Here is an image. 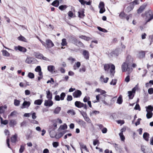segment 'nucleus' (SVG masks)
<instances>
[{
    "label": "nucleus",
    "instance_id": "nucleus-45",
    "mask_svg": "<svg viewBox=\"0 0 153 153\" xmlns=\"http://www.w3.org/2000/svg\"><path fill=\"white\" fill-rule=\"evenodd\" d=\"M119 135L120 136L121 140L122 141H124L125 139V137L123 135V133L120 132L119 134Z\"/></svg>",
    "mask_w": 153,
    "mask_h": 153
},
{
    "label": "nucleus",
    "instance_id": "nucleus-44",
    "mask_svg": "<svg viewBox=\"0 0 153 153\" xmlns=\"http://www.w3.org/2000/svg\"><path fill=\"white\" fill-rule=\"evenodd\" d=\"M99 111H94L92 112H90V115L91 116H92L93 114L96 115L97 114H99Z\"/></svg>",
    "mask_w": 153,
    "mask_h": 153
},
{
    "label": "nucleus",
    "instance_id": "nucleus-13",
    "mask_svg": "<svg viewBox=\"0 0 153 153\" xmlns=\"http://www.w3.org/2000/svg\"><path fill=\"white\" fill-rule=\"evenodd\" d=\"M133 59L132 57L128 55L127 57L126 62L131 65L133 62Z\"/></svg>",
    "mask_w": 153,
    "mask_h": 153
},
{
    "label": "nucleus",
    "instance_id": "nucleus-42",
    "mask_svg": "<svg viewBox=\"0 0 153 153\" xmlns=\"http://www.w3.org/2000/svg\"><path fill=\"white\" fill-rule=\"evenodd\" d=\"M67 44V42L66 41V39H63L62 40V42L61 45L62 46H65Z\"/></svg>",
    "mask_w": 153,
    "mask_h": 153
},
{
    "label": "nucleus",
    "instance_id": "nucleus-22",
    "mask_svg": "<svg viewBox=\"0 0 153 153\" xmlns=\"http://www.w3.org/2000/svg\"><path fill=\"white\" fill-rule=\"evenodd\" d=\"M47 93V97L49 100H51L52 98V94L51 93L49 90L46 91Z\"/></svg>",
    "mask_w": 153,
    "mask_h": 153
},
{
    "label": "nucleus",
    "instance_id": "nucleus-39",
    "mask_svg": "<svg viewBox=\"0 0 153 153\" xmlns=\"http://www.w3.org/2000/svg\"><path fill=\"white\" fill-rule=\"evenodd\" d=\"M28 76L30 79H33L34 77V75L32 73L29 72L28 74Z\"/></svg>",
    "mask_w": 153,
    "mask_h": 153
},
{
    "label": "nucleus",
    "instance_id": "nucleus-63",
    "mask_svg": "<svg viewBox=\"0 0 153 153\" xmlns=\"http://www.w3.org/2000/svg\"><path fill=\"white\" fill-rule=\"evenodd\" d=\"M100 13H102L105 11V8H100Z\"/></svg>",
    "mask_w": 153,
    "mask_h": 153
},
{
    "label": "nucleus",
    "instance_id": "nucleus-43",
    "mask_svg": "<svg viewBox=\"0 0 153 153\" xmlns=\"http://www.w3.org/2000/svg\"><path fill=\"white\" fill-rule=\"evenodd\" d=\"M119 16L120 18L123 19L124 17H125L126 14L124 12H122L120 13Z\"/></svg>",
    "mask_w": 153,
    "mask_h": 153
},
{
    "label": "nucleus",
    "instance_id": "nucleus-54",
    "mask_svg": "<svg viewBox=\"0 0 153 153\" xmlns=\"http://www.w3.org/2000/svg\"><path fill=\"white\" fill-rule=\"evenodd\" d=\"M100 94H98L96 96V98L97 101H95L94 102V103L100 102Z\"/></svg>",
    "mask_w": 153,
    "mask_h": 153
},
{
    "label": "nucleus",
    "instance_id": "nucleus-28",
    "mask_svg": "<svg viewBox=\"0 0 153 153\" xmlns=\"http://www.w3.org/2000/svg\"><path fill=\"white\" fill-rule=\"evenodd\" d=\"M146 108L147 112H152L153 110V108L151 105H149L147 107H146Z\"/></svg>",
    "mask_w": 153,
    "mask_h": 153
},
{
    "label": "nucleus",
    "instance_id": "nucleus-32",
    "mask_svg": "<svg viewBox=\"0 0 153 153\" xmlns=\"http://www.w3.org/2000/svg\"><path fill=\"white\" fill-rule=\"evenodd\" d=\"M42 102V100H36L34 102V104L37 105H40Z\"/></svg>",
    "mask_w": 153,
    "mask_h": 153
},
{
    "label": "nucleus",
    "instance_id": "nucleus-25",
    "mask_svg": "<svg viewBox=\"0 0 153 153\" xmlns=\"http://www.w3.org/2000/svg\"><path fill=\"white\" fill-rule=\"evenodd\" d=\"M17 135L16 134L11 138V141L13 143H15L17 140Z\"/></svg>",
    "mask_w": 153,
    "mask_h": 153
},
{
    "label": "nucleus",
    "instance_id": "nucleus-11",
    "mask_svg": "<svg viewBox=\"0 0 153 153\" xmlns=\"http://www.w3.org/2000/svg\"><path fill=\"white\" fill-rule=\"evenodd\" d=\"M81 113L82 114L85 120L87 121V122L90 123L91 122V121L89 119V118L87 116L86 114L85 113L83 112L82 113L81 111Z\"/></svg>",
    "mask_w": 153,
    "mask_h": 153
},
{
    "label": "nucleus",
    "instance_id": "nucleus-40",
    "mask_svg": "<svg viewBox=\"0 0 153 153\" xmlns=\"http://www.w3.org/2000/svg\"><path fill=\"white\" fill-rule=\"evenodd\" d=\"M60 128L62 130H64L67 128V126L66 124H64L63 125H61Z\"/></svg>",
    "mask_w": 153,
    "mask_h": 153
},
{
    "label": "nucleus",
    "instance_id": "nucleus-47",
    "mask_svg": "<svg viewBox=\"0 0 153 153\" xmlns=\"http://www.w3.org/2000/svg\"><path fill=\"white\" fill-rule=\"evenodd\" d=\"M62 136V134L60 132L58 134H56L55 136V138L56 139H59Z\"/></svg>",
    "mask_w": 153,
    "mask_h": 153
},
{
    "label": "nucleus",
    "instance_id": "nucleus-20",
    "mask_svg": "<svg viewBox=\"0 0 153 153\" xmlns=\"http://www.w3.org/2000/svg\"><path fill=\"white\" fill-rule=\"evenodd\" d=\"M143 138L146 141H148L149 137V134L147 133H144L143 135Z\"/></svg>",
    "mask_w": 153,
    "mask_h": 153
},
{
    "label": "nucleus",
    "instance_id": "nucleus-10",
    "mask_svg": "<svg viewBox=\"0 0 153 153\" xmlns=\"http://www.w3.org/2000/svg\"><path fill=\"white\" fill-rule=\"evenodd\" d=\"M147 4L145 3L143 4L141 6L139 9L137 10V13H140L142 12V11L144 10L145 7L146 6Z\"/></svg>",
    "mask_w": 153,
    "mask_h": 153
},
{
    "label": "nucleus",
    "instance_id": "nucleus-60",
    "mask_svg": "<svg viewBox=\"0 0 153 153\" xmlns=\"http://www.w3.org/2000/svg\"><path fill=\"white\" fill-rule=\"evenodd\" d=\"M145 147H146L144 146H142L141 147V150L142 151H143L144 153H147L145 151ZM149 153H152V152H151V153L150 152Z\"/></svg>",
    "mask_w": 153,
    "mask_h": 153
},
{
    "label": "nucleus",
    "instance_id": "nucleus-1",
    "mask_svg": "<svg viewBox=\"0 0 153 153\" xmlns=\"http://www.w3.org/2000/svg\"><path fill=\"white\" fill-rule=\"evenodd\" d=\"M110 67L111 69L110 72L111 74V77H113L114 76V74L115 72V66L114 65L111 64H105L104 65V69L105 71H106L107 72H108Z\"/></svg>",
    "mask_w": 153,
    "mask_h": 153
},
{
    "label": "nucleus",
    "instance_id": "nucleus-41",
    "mask_svg": "<svg viewBox=\"0 0 153 153\" xmlns=\"http://www.w3.org/2000/svg\"><path fill=\"white\" fill-rule=\"evenodd\" d=\"M65 96V93L62 92L60 94V100H63Z\"/></svg>",
    "mask_w": 153,
    "mask_h": 153
},
{
    "label": "nucleus",
    "instance_id": "nucleus-5",
    "mask_svg": "<svg viewBox=\"0 0 153 153\" xmlns=\"http://www.w3.org/2000/svg\"><path fill=\"white\" fill-rule=\"evenodd\" d=\"M69 41L70 42H71L76 45H77V43L78 40L75 37L73 36L70 37L69 38Z\"/></svg>",
    "mask_w": 153,
    "mask_h": 153
},
{
    "label": "nucleus",
    "instance_id": "nucleus-55",
    "mask_svg": "<svg viewBox=\"0 0 153 153\" xmlns=\"http://www.w3.org/2000/svg\"><path fill=\"white\" fill-rule=\"evenodd\" d=\"M100 99L102 101L103 100H105V97H106V94H104L103 95H102L101 94H100Z\"/></svg>",
    "mask_w": 153,
    "mask_h": 153
},
{
    "label": "nucleus",
    "instance_id": "nucleus-58",
    "mask_svg": "<svg viewBox=\"0 0 153 153\" xmlns=\"http://www.w3.org/2000/svg\"><path fill=\"white\" fill-rule=\"evenodd\" d=\"M53 146L55 148L57 147L59 145V143L57 142H54L53 143Z\"/></svg>",
    "mask_w": 153,
    "mask_h": 153
},
{
    "label": "nucleus",
    "instance_id": "nucleus-17",
    "mask_svg": "<svg viewBox=\"0 0 153 153\" xmlns=\"http://www.w3.org/2000/svg\"><path fill=\"white\" fill-rule=\"evenodd\" d=\"M52 122L53 123V124L51 126H50L49 128H52V129L55 130L57 127V121L56 120H53L52 121Z\"/></svg>",
    "mask_w": 153,
    "mask_h": 153
},
{
    "label": "nucleus",
    "instance_id": "nucleus-33",
    "mask_svg": "<svg viewBox=\"0 0 153 153\" xmlns=\"http://www.w3.org/2000/svg\"><path fill=\"white\" fill-rule=\"evenodd\" d=\"M2 54L4 56H8L10 55V53L6 50H3L2 51Z\"/></svg>",
    "mask_w": 153,
    "mask_h": 153
},
{
    "label": "nucleus",
    "instance_id": "nucleus-46",
    "mask_svg": "<svg viewBox=\"0 0 153 153\" xmlns=\"http://www.w3.org/2000/svg\"><path fill=\"white\" fill-rule=\"evenodd\" d=\"M67 8V6L65 5H62L59 6V9L62 10H63L64 9H65Z\"/></svg>",
    "mask_w": 153,
    "mask_h": 153
},
{
    "label": "nucleus",
    "instance_id": "nucleus-15",
    "mask_svg": "<svg viewBox=\"0 0 153 153\" xmlns=\"http://www.w3.org/2000/svg\"><path fill=\"white\" fill-rule=\"evenodd\" d=\"M34 59L30 57H27L25 61V62L28 64H30L33 62Z\"/></svg>",
    "mask_w": 153,
    "mask_h": 153
},
{
    "label": "nucleus",
    "instance_id": "nucleus-35",
    "mask_svg": "<svg viewBox=\"0 0 153 153\" xmlns=\"http://www.w3.org/2000/svg\"><path fill=\"white\" fill-rule=\"evenodd\" d=\"M147 113L146 115L147 118L148 119H149L151 118L153 115V113L152 112H147Z\"/></svg>",
    "mask_w": 153,
    "mask_h": 153
},
{
    "label": "nucleus",
    "instance_id": "nucleus-14",
    "mask_svg": "<svg viewBox=\"0 0 153 153\" xmlns=\"http://www.w3.org/2000/svg\"><path fill=\"white\" fill-rule=\"evenodd\" d=\"M75 106L78 108H81L83 107L84 104L80 101H76L75 102Z\"/></svg>",
    "mask_w": 153,
    "mask_h": 153
},
{
    "label": "nucleus",
    "instance_id": "nucleus-23",
    "mask_svg": "<svg viewBox=\"0 0 153 153\" xmlns=\"http://www.w3.org/2000/svg\"><path fill=\"white\" fill-rule=\"evenodd\" d=\"M51 5L57 7L59 5V1L57 0H56L52 3Z\"/></svg>",
    "mask_w": 153,
    "mask_h": 153
},
{
    "label": "nucleus",
    "instance_id": "nucleus-30",
    "mask_svg": "<svg viewBox=\"0 0 153 153\" xmlns=\"http://www.w3.org/2000/svg\"><path fill=\"white\" fill-rule=\"evenodd\" d=\"M80 65L81 63L80 62H77L76 64L73 66L74 69V70H76V68H79L80 66Z\"/></svg>",
    "mask_w": 153,
    "mask_h": 153
},
{
    "label": "nucleus",
    "instance_id": "nucleus-9",
    "mask_svg": "<svg viewBox=\"0 0 153 153\" xmlns=\"http://www.w3.org/2000/svg\"><path fill=\"white\" fill-rule=\"evenodd\" d=\"M82 94L81 92L79 90L75 91L73 93V96L74 97H79Z\"/></svg>",
    "mask_w": 153,
    "mask_h": 153
},
{
    "label": "nucleus",
    "instance_id": "nucleus-26",
    "mask_svg": "<svg viewBox=\"0 0 153 153\" xmlns=\"http://www.w3.org/2000/svg\"><path fill=\"white\" fill-rule=\"evenodd\" d=\"M79 144L80 146L81 149H83L86 151H88V149H87L86 145H84L82 143H79Z\"/></svg>",
    "mask_w": 153,
    "mask_h": 153
},
{
    "label": "nucleus",
    "instance_id": "nucleus-3",
    "mask_svg": "<svg viewBox=\"0 0 153 153\" xmlns=\"http://www.w3.org/2000/svg\"><path fill=\"white\" fill-rule=\"evenodd\" d=\"M130 64H128L126 62L123 63L122 65V71L124 72L127 71L128 72V74H129L132 71V68H130Z\"/></svg>",
    "mask_w": 153,
    "mask_h": 153
},
{
    "label": "nucleus",
    "instance_id": "nucleus-50",
    "mask_svg": "<svg viewBox=\"0 0 153 153\" xmlns=\"http://www.w3.org/2000/svg\"><path fill=\"white\" fill-rule=\"evenodd\" d=\"M78 123L80 125H82L83 126H84L86 124L85 122L81 120H79L78 121Z\"/></svg>",
    "mask_w": 153,
    "mask_h": 153
},
{
    "label": "nucleus",
    "instance_id": "nucleus-51",
    "mask_svg": "<svg viewBox=\"0 0 153 153\" xmlns=\"http://www.w3.org/2000/svg\"><path fill=\"white\" fill-rule=\"evenodd\" d=\"M25 149L24 146L23 145H21L20 148L19 149V152L20 153H22L24 149Z\"/></svg>",
    "mask_w": 153,
    "mask_h": 153
},
{
    "label": "nucleus",
    "instance_id": "nucleus-36",
    "mask_svg": "<svg viewBox=\"0 0 153 153\" xmlns=\"http://www.w3.org/2000/svg\"><path fill=\"white\" fill-rule=\"evenodd\" d=\"M80 38L83 39L85 40L88 41L90 39V38L89 37H87L84 36H80Z\"/></svg>",
    "mask_w": 153,
    "mask_h": 153
},
{
    "label": "nucleus",
    "instance_id": "nucleus-48",
    "mask_svg": "<svg viewBox=\"0 0 153 153\" xmlns=\"http://www.w3.org/2000/svg\"><path fill=\"white\" fill-rule=\"evenodd\" d=\"M99 8L104 7V4L103 2L100 1L99 5Z\"/></svg>",
    "mask_w": 153,
    "mask_h": 153
},
{
    "label": "nucleus",
    "instance_id": "nucleus-52",
    "mask_svg": "<svg viewBox=\"0 0 153 153\" xmlns=\"http://www.w3.org/2000/svg\"><path fill=\"white\" fill-rule=\"evenodd\" d=\"M78 13L79 14L78 16L80 18H82V17L84 16H85L83 11H82V12H78Z\"/></svg>",
    "mask_w": 153,
    "mask_h": 153
},
{
    "label": "nucleus",
    "instance_id": "nucleus-4",
    "mask_svg": "<svg viewBox=\"0 0 153 153\" xmlns=\"http://www.w3.org/2000/svg\"><path fill=\"white\" fill-rule=\"evenodd\" d=\"M46 45L48 48H50L54 46V44L52 41L49 39L46 40Z\"/></svg>",
    "mask_w": 153,
    "mask_h": 153
},
{
    "label": "nucleus",
    "instance_id": "nucleus-57",
    "mask_svg": "<svg viewBox=\"0 0 153 153\" xmlns=\"http://www.w3.org/2000/svg\"><path fill=\"white\" fill-rule=\"evenodd\" d=\"M117 82V80L116 79H113L112 81L110 82L111 85H115Z\"/></svg>",
    "mask_w": 153,
    "mask_h": 153
},
{
    "label": "nucleus",
    "instance_id": "nucleus-6",
    "mask_svg": "<svg viewBox=\"0 0 153 153\" xmlns=\"http://www.w3.org/2000/svg\"><path fill=\"white\" fill-rule=\"evenodd\" d=\"M119 53V51L118 49H116L114 51L111 52L109 54V56H117Z\"/></svg>",
    "mask_w": 153,
    "mask_h": 153
},
{
    "label": "nucleus",
    "instance_id": "nucleus-64",
    "mask_svg": "<svg viewBox=\"0 0 153 153\" xmlns=\"http://www.w3.org/2000/svg\"><path fill=\"white\" fill-rule=\"evenodd\" d=\"M55 100L56 101H59L60 100V97L58 95L55 96Z\"/></svg>",
    "mask_w": 153,
    "mask_h": 153
},
{
    "label": "nucleus",
    "instance_id": "nucleus-29",
    "mask_svg": "<svg viewBox=\"0 0 153 153\" xmlns=\"http://www.w3.org/2000/svg\"><path fill=\"white\" fill-rule=\"evenodd\" d=\"M61 110L60 107H57L56 108L54 111V113L55 114H58Z\"/></svg>",
    "mask_w": 153,
    "mask_h": 153
},
{
    "label": "nucleus",
    "instance_id": "nucleus-18",
    "mask_svg": "<svg viewBox=\"0 0 153 153\" xmlns=\"http://www.w3.org/2000/svg\"><path fill=\"white\" fill-rule=\"evenodd\" d=\"M30 104V102L25 101L22 105V106L21 107L22 108H24L26 107V106L27 107H29Z\"/></svg>",
    "mask_w": 153,
    "mask_h": 153
},
{
    "label": "nucleus",
    "instance_id": "nucleus-34",
    "mask_svg": "<svg viewBox=\"0 0 153 153\" xmlns=\"http://www.w3.org/2000/svg\"><path fill=\"white\" fill-rule=\"evenodd\" d=\"M16 124V121L14 120H11L9 123L10 126H13Z\"/></svg>",
    "mask_w": 153,
    "mask_h": 153
},
{
    "label": "nucleus",
    "instance_id": "nucleus-7",
    "mask_svg": "<svg viewBox=\"0 0 153 153\" xmlns=\"http://www.w3.org/2000/svg\"><path fill=\"white\" fill-rule=\"evenodd\" d=\"M14 49L16 50H19V51L24 53L26 52L27 50L26 48L20 46L15 47Z\"/></svg>",
    "mask_w": 153,
    "mask_h": 153
},
{
    "label": "nucleus",
    "instance_id": "nucleus-53",
    "mask_svg": "<svg viewBox=\"0 0 153 153\" xmlns=\"http://www.w3.org/2000/svg\"><path fill=\"white\" fill-rule=\"evenodd\" d=\"M128 96L129 99H132V98L133 97H132V92L131 91H128Z\"/></svg>",
    "mask_w": 153,
    "mask_h": 153
},
{
    "label": "nucleus",
    "instance_id": "nucleus-61",
    "mask_svg": "<svg viewBox=\"0 0 153 153\" xmlns=\"http://www.w3.org/2000/svg\"><path fill=\"white\" fill-rule=\"evenodd\" d=\"M72 100V97L71 95H68L67 97V100L68 101H70Z\"/></svg>",
    "mask_w": 153,
    "mask_h": 153
},
{
    "label": "nucleus",
    "instance_id": "nucleus-16",
    "mask_svg": "<svg viewBox=\"0 0 153 153\" xmlns=\"http://www.w3.org/2000/svg\"><path fill=\"white\" fill-rule=\"evenodd\" d=\"M83 55L85 59H88L89 58V52L86 50H84L83 51Z\"/></svg>",
    "mask_w": 153,
    "mask_h": 153
},
{
    "label": "nucleus",
    "instance_id": "nucleus-21",
    "mask_svg": "<svg viewBox=\"0 0 153 153\" xmlns=\"http://www.w3.org/2000/svg\"><path fill=\"white\" fill-rule=\"evenodd\" d=\"M48 71L51 72H53V71L54 72V66L53 65L49 66L48 67Z\"/></svg>",
    "mask_w": 153,
    "mask_h": 153
},
{
    "label": "nucleus",
    "instance_id": "nucleus-37",
    "mask_svg": "<svg viewBox=\"0 0 153 153\" xmlns=\"http://www.w3.org/2000/svg\"><path fill=\"white\" fill-rule=\"evenodd\" d=\"M18 40L22 41H24L25 42H26V39L24 37L22 36L19 37L18 38Z\"/></svg>",
    "mask_w": 153,
    "mask_h": 153
},
{
    "label": "nucleus",
    "instance_id": "nucleus-12",
    "mask_svg": "<svg viewBox=\"0 0 153 153\" xmlns=\"http://www.w3.org/2000/svg\"><path fill=\"white\" fill-rule=\"evenodd\" d=\"M53 104V102L51 100H45V101L44 105L46 106H51Z\"/></svg>",
    "mask_w": 153,
    "mask_h": 153
},
{
    "label": "nucleus",
    "instance_id": "nucleus-49",
    "mask_svg": "<svg viewBox=\"0 0 153 153\" xmlns=\"http://www.w3.org/2000/svg\"><path fill=\"white\" fill-rule=\"evenodd\" d=\"M20 104V101L17 100H15L14 101V104L16 106H19Z\"/></svg>",
    "mask_w": 153,
    "mask_h": 153
},
{
    "label": "nucleus",
    "instance_id": "nucleus-38",
    "mask_svg": "<svg viewBox=\"0 0 153 153\" xmlns=\"http://www.w3.org/2000/svg\"><path fill=\"white\" fill-rule=\"evenodd\" d=\"M1 123L4 125H6L8 123V121L7 120H3V119L2 118H1Z\"/></svg>",
    "mask_w": 153,
    "mask_h": 153
},
{
    "label": "nucleus",
    "instance_id": "nucleus-56",
    "mask_svg": "<svg viewBox=\"0 0 153 153\" xmlns=\"http://www.w3.org/2000/svg\"><path fill=\"white\" fill-rule=\"evenodd\" d=\"M133 5L138 4L139 3V0H134L132 2Z\"/></svg>",
    "mask_w": 153,
    "mask_h": 153
},
{
    "label": "nucleus",
    "instance_id": "nucleus-19",
    "mask_svg": "<svg viewBox=\"0 0 153 153\" xmlns=\"http://www.w3.org/2000/svg\"><path fill=\"white\" fill-rule=\"evenodd\" d=\"M145 55V51H141L139 52L138 56L140 58H144Z\"/></svg>",
    "mask_w": 153,
    "mask_h": 153
},
{
    "label": "nucleus",
    "instance_id": "nucleus-27",
    "mask_svg": "<svg viewBox=\"0 0 153 153\" xmlns=\"http://www.w3.org/2000/svg\"><path fill=\"white\" fill-rule=\"evenodd\" d=\"M38 58L40 59H43L46 61H49V59L47 58L44 57L42 54H40L39 55Z\"/></svg>",
    "mask_w": 153,
    "mask_h": 153
},
{
    "label": "nucleus",
    "instance_id": "nucleus-62",
    "mask_svg": "<svg viewBox=\"0 0 153 153\" xmlns=\"http://www.w3.org/2000/svg\"><path fill=\"white\" fill-rule=\"evenodd\" d=\"M35 71H36L39 72L41 71V68L40 66H38L35 69Z\"/></svg>",
    "mask_w": 153,
    "mask_h": 153
},
{
    "label": "nucleus",
    "instance_id": "nucleus-8",
    "mask_svg": "<svg viewBox=\"0 0 153 153\" xmlns=\"http://www.w3.org/2000/svg\"><path fill=\"white\" fill-rule=\"evenodd\" d=\"M49 132L51 137L52 138L55 137L56 133L55 132V130L52 129V128H49Z\"/></svg>",
    "mask_w": 153,
    "mask_h": 153
},
{
    "label": "nucleus",
    "instance_id": "nucleus-2",
    "mask_svg": "<svg viewBox=\"0 0 153 153\" xmlns=\"http://www.w3.org/2000/svg\"><path fill=\"white\" fill-rule=\"evenodd\" d=\"M146 17L145 20L146 21V24L149 22L153 19V13L151 10H149L145 12Z\"/></svg>",
    "mask_w": 153,
    "mask_h": 153
},
{
    "label": "nucleus",
    "instance_id": "nucleus-59",
    "mask_svg": "<svg viewBox=\"0 0 153 153\" xmlns=\"http://www.w3.org/2000/svg\"><path fill=\"white\" fill-rule=\"evenodd\" d=\"M148 92L150 94H152L153 93V88H150L148 90Z\"/></svg>",
    "mask_w": 153,
    "mask_h": 153
},
{
    "label": "nucleus",
    "instance_id": "nucleus-24",
    "mask_svg": "<svg viewBox=\"0 0 153 153\" xmlns=\"http://www.w3.org/2000/svg\"><path fill=\"white\" fill-rule=\"evenodd\" d=\"M113 145L116 150L118 151L119 150H120L122 149L121 146H119L116 143H113Z\"/></svg>",
    "mask_w": 153,
    "mask_h": 153
},
{
    "label": "nucleus",
    "instance_id": "nucleus-31",
    "mask_svg": "<svg viewBox=\"0 0 153 153\" xmlns=\"http://www.w3.org/2000/svg\"><path fill=\"white\" fill-rule=\"evenodd\" d=\"M123 100L122 98V96L121 95H120L117 99V102L120 104H121Z\"/></svg>",
    "mask_w": 153,
    "mask_h": 153
}]
</instances>
